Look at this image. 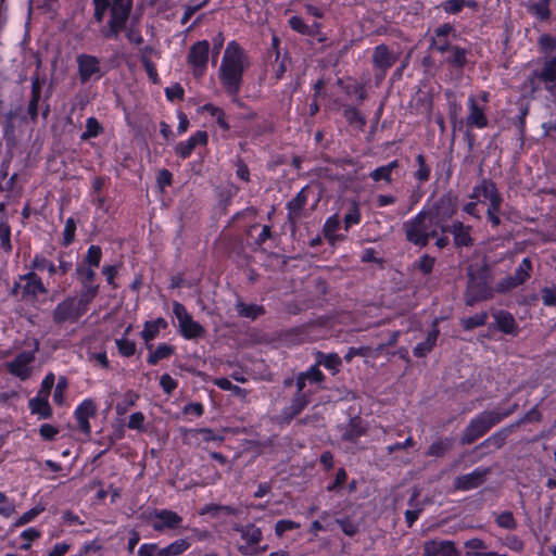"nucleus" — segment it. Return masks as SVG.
<instances>
[{
  "label": "nucleus",
  "mask_w": 556,
  "mask_h": 556,
  "mask_svg": "<svg viewBox=\"0 0 556 556\" xmlns=\"http://www.w3.org/2000/svg\"><path fill=\"white\" fill-rule=\"evenodd\" d=\"M243 59L240 45L228 43L219 67V80L224 90L237 100L241 87Z\"/></svg>",
  "instance_id": "obj_1"
},
{
  "label": "nucleus",
  "mask_w": 556,
  "mask_h": 556,
  "mask_svg": "<svg viewBox=\"0 0 556 556\" xmlns=\"http://www.w3.org/2000/svg\"><path fill=\"white\" fill-rule=\"evenodd\" d=\"M494 298L493 274L489 265L470 267L464 301L467 306L489 301Z\"/></svg>",
  "instance_id": "obj_2"
},
{
  "label": "nucleus",
  "mask_w": 556,
  "mask_h": 556,
  "mask_svg": "<svg viewBox=\"0 0 556 556\" xmlns=\"http://www.w3.org/2000/svg\"><path fill=\"white\" fill-rule=\"evenodd\" d=\"M428 213L420 210L414 217L403 223L405 239L415 247L426 248L430 240L438 236V229L428 220Z\"/></svg>",
  "instance_id": "obj_3"
},
{
  "label": "nucleus",
  "mask_w": 556,
  "mask_h": 556,
  "mask_svg": "<svg viewBox=\"0 0 556 556\" xmlns=\"http://www.w3.org/2000/svg\"><path fill=\"white\" fill-rule=\"evenodd\" d=\"M538 48L544 55V61L532 75L545 87L556 83V36L542 34L538 39Z\"/></svg>",
  "instance_id": "obj_4"
},
{
  "label": "nucleus",
  "mask_w": 556,
  "mask_h": 556,
  "mask_svg": "<svg viewBox=\"0 0 556 556\" xmlns=\"http://www.w3.org/2000/svg\"><path fill=\"white\" fill-rule=\"evenodd\" d=\"M458 197L452 191L443 193L429 210H426L432 227L441 230L450 226V219L456 214Z\"/></svg>",
  "instance_id": "obj_5"
},
{
  "label": "nucleus",
  "mask_w": 556,
  "mask_h": 556,
  "mask_svg": "<svg viewBox=\"0 0 556 556\" xmlns=\"http://www.w3.org/2000/svg\"><path fill=\"white\" fill-rule=\"evenodd\" d=\"M500 424L496 409L483 410L470 419L460 437L462 445H470Z\"/></svg>",
  "instance_id": "obj_6"
},
{
  "label": "nucleus",
  "mask_w": 556,
  "mask_h": 556,
  "mask_svg": "<svg viewBox=\"0 0 556 556\" xmlns=\"http://www.w3.org/2000/svg\"><path fill=\"white\" fill-rule=\"evenodd\" d=\"M467 108L468 115L466 117V126L468 129L465 132V139L467 141L469 151H471L475 143V135L470 131V129H483L488 127L489 119L485 114V106L479 104L475 96L468 97Z\"/></svg>",
  "instance_id": "obj_7"
},
{
  "label": "nucleus",
  "mask_w": 556,
  "mask_h": 556,
  "mask_svg": "<svg viewBox=\"0 0 556 556\" xmlns=\"http://www.w3.org/2000/svg\"><path fill=\"white\" fill-rule=\"evenodd\" d=\"M173 314L178 321L179 333L185 339L193 340L204 334V328L193 319L186 307L179 302L173 303Z\"/></svg>",
  "instance_id": "obj_8"
},
{
  "label": "nucleus",
  "mask_w": 556,
  "mask_h": 556,
  "mask_svg": "<svg viewBox=\"0 0 556 556\" xmlns=\"http://www.w3.org/2000/svg\"><path fill=\"white\" fill-rule=\"evenodd\" d=\"M471 50L466 47L453 45L448 52L442 54L441 65L450 71L456 77L464 75L465 67L468 65V55Z\"/></svg>",
  "instance_id": "obj_9"
},
{
  "label": "nucleus",
  "mask_w": 556,
  "mask_h": 556,
  "mask_svg": "<svg viewBox=\"0 0 556 556\" xmlns=\"http://www.w3.org/2000/svg\"><path fill=\"white\" fill-rule=\"evenodd\" d=\"M46 292L47 289L41 279L34 271L20 276L18 281H16L12 288L14 295L25 300L35 299Z\"/></svg>",
  "instance_id": "obj_10"
},
{
  "label": "nucleus",
  "mask_w": 556,
  "mask_h": 556,
  "mask_svg": "<svg viewBox=\"0 0 556 556\" xmlns=\"http://www.w3.org/2000/svg\"><path fill=\"white\" fill-rule=\"evenodd\" d=\"M210 55V43L207 40H200L190 47L187 62L192 70L194 77H202L207 68Z\"/></svg>",
  "instance_id": "obj_11"
},
{
  "label": "nucleus",
  "mask_w": 556,
  "mask_h": 556,
  "mask_svg": "<svg viewBox=\"0 0 556 556\" xmlns=\"http://www.w3.org/2000/svg\"><path fill=\"white\" fill-rule=\"evenodd\" d=\"M29 346L31 348L29 351L20 353L12 362L8 363L9 371L22 380L27 379L31 374V363L39 343L33 339Z\"/></svg>",
  "instance_id": "obj_12"
},
{
  "label": "nucleus",
  "mask_w": 556,
  "mask_h": 556,
  "mask_svg": "<svg viewBox=\"0 0 556 556\" xmlns=\"http://www.w3.org/2000/svg\"><path fill=\"white\" fill-rule=\"evenodd\" d=\"M130 10L129 0H114L111 7L109 28L104 31L106 38H113L124 28Z\"/></svg>",
  "instance_id": "obj_13"
},
{
  "label": "nucleus",
  "mask_w": 556,
  "mask_h": 556,
  "mask_svg": "<svg viewBox=\"0 0 556 556\" xmlns=\"http://www.w3.org/2000/svg\"><path fill=\"white\" fill-rule=\"evenodd\" d=\"M421 556H462L454 541L428 540L422 544Z\"/></svg>",
  "instance_id": "obj_14"
},
{
  "label": "nucleus",
  "mask_w": 556,
  "mask_h": 556,
  "mask_svg": "<svg viewBox=\"0 0 556 556\" xmlns=\"http://www.w3.org/2000/svg\"><path fill=\"white\" fill-rule=\"evenodd\" d=\"M443 233H451L456 249L470 248L473 245L471 236L472 226L465 225L460 220H454L450 226L442 229Z\"/></svg>",
  "instance_id": "obj_15"
},
{
  "label": "nucleus",
  "mask_w": 556,
  "mask_h": 556,
  "mask_svg": "<svg viewBox=\"0 0 556 556\" xmlns=\"http://www.w3.org/2000/svg\"><path fill=\"white\" fill-rule=\"evenodd\" d=\"M87 304L80 295L79 300L67 299L60 303L54 311V318L58 321H65L70 319H77L85 312Z\"/></svg>",
  "instance_id": "obj_16"
},
{
  "label": "nucleus",
  "mask_w": 556,
  "mask_h": 556,
  "mask_svg": "<svg viewBox=\"0 0 556 556\" xmlns=\"http://www.w3.org/2000/svg\"><path fill=\"white\" fill-rule=\"evenodd\" d=\"M489 468L477 467L469 473L457 476L454 479V488L458 491H469L479 488L489 475Z\"/></svg>",
  "instance_id": "obj_17"
},
{
  "label": "nucleus",
  "mask_w": 556,
  "mask_h": 556,
  "mask_svg": "<svg viewBox=\"0 0 556 556\" xmlns=\"http://www.w3.org/2000/svg\"><path fill=\"white\" fill-rule=\"evenodd\" d=\"M94 267L80 263L76 268V275L81 282V295L85 304H88L97 294L98 286L93 285Z\"/></svg>",
  "instance_id": "obj_18"
},
{
  "label": "nucleus",
  "mask_w": 556,
  "mask_h": 556,
  "mask_svg": "<svg viewBox=\"0 0 556 556\" xmlns=\"http://www.w3.org/2000/svg\"><path fill=\"white\" fill-rule=\"evenodd\" d=\"M77 66L80 80L86 83L91 79H99L102 76L100 61L90 54H80L77 56Z\"/></svg>",
  "instance_id": "obj_19"
},
{
  "label": "nucleus",
  "mask_w": 556,
  "mask_h": 556,
  "mask_svg": "<svg viewBox=\"0 0 556 556\" xmlns=\"http://www.w3.org/2000/svg\"><path fill=\"white\" fill-rule=\"evenodd\" d=\"M453 31L454 27L450 23H443L438 26L430 38L429 49L440 53L441 55L448 52V49L453 46L450 40V35Z\"/></svg>",
  "instance_id": "obj_20"
},
{
  "label": "nucleus",
  "mask_w": 556,
  "mask_h": 556,
  "mask_svg": "<svg viewBox=\"0 0 556 556\" xmlns=\"http://www.w3.org/2000/svg\"><path fill=\"white\" fill-rule=\"evenodd\" d=\"M149 520L156 531L177 528L182 518L175 511L168 509H160L150 514Z\"/></svg>",
  "instance_id": "obj_21"
},
{
  "label": "nucleus",
  "mask_w": 556,
  "mask_h": 556,
  "mask_svg": "<svg viewBox=\"0 0 556 556\" xmlns=\"http://www.w3.org/2000/svg\"><path fill=\"white\" fill-rule=\"evenodd\" d=\"M96 413L97 404L91 399H85L74 412L79 430L87 437L91 433L89 419L96 416Z\"/></svg>",
  "instance_id": "obj_22"
},
{
  "label": "nucleus",
  "mask_w": 556,
  "mask_h": 556,
  "mask_svg": "<svg viewBox=\"0 0 556 556\" xmlns=\"http://www.w3.org/2000/svg\"><path fill=\"white\" fill-rule=\"evenodd\" d=\"M397 58L384 43L378 45L374 49L372 53V65L376 70L381 72L383 77L389 68H391Z\"/></svg>",
  "instance_id": "obj_23"
},
{
  "label": "nucleus",
  "mask_w": 556,
  "mask_h": 556,
  "mask_svg": "<svg viewBox=\"0 0 556 556\" xmlns=\"http://www.w3.org/2000/svg\"><path fill=\"white\" fill-rule=\"evenodd\" d=\"M309 394H293L290 405L282 408L280 418L282 424H290L309 404Z\"/></svg>",
  "instance_id": "obj_24"
},
{
  "label": "nucleus",
  "mask_w": 556,
  "mask_h": 556,
  "mask_svg": "<svg viewBox=\"0 0 556 556\" xmlns=\"http://www.w3.org/2000/svg\"><path fill=\"white\" fill-rule=\"evenodd\" d=\"M493 318L495 320V324L490 325V329H492L495 326V328L498 331L503 332L504 334L514 337L518 336L519 326L510 312L505 309H498L493 313Z\"/></svg>",
  "instance_id": "obj_25"
},
{
  "label": "nucleus",
  "mask_w": 556,
  "mask_h": 556,
  "mask_svg": "<svg viewBox=\"0 0 556 556\" xmlns=\"http://www.w3.org/2000/svg\"><path fill=\"white\" fill-rule=\"evenodd\" d=\"M516 429L513 427V425H508L506 427L501 428L500 430L492 433L490 437H488L485 440H483L481 443H479L475 451H479L482 448L493 447V450H500L502 448L508 439V437L515 431Z\"/></svg>",
  "instance_id": "obj_26"
},
{
  "label": "nucleus",
  "mask_w": 556,
  "mask_h": 556,
  "mask_svg": "<svg viewBox=\"0 0 556 556\" xmlns=\"http://www.w3.org/2000/svg\"><path fill=\"white\" fill-rule=\"evenodd\" d=\"M480 197L489 200L490 203L503 198L496 184L490 178H482L481 181L473 187L470 198L479 199Z\"/></svg>",
  "instance_id": "obj_27"
},
{
  "label": "nucleus",
  "mask_w": 556,
  "mask_h": 556,
  "mask_svg": "<svg viewBox=\"0 0 556 556\" xmlns=\"http://www.w3.org/2000/svg\"><path fill=\"white\" fill-rule=\"evenodd\" d=\"M438 319L432 323L431 329L428 331L427 337L424 341L419 342L414 349L413 354L417 358L426 357L435 346L438 338L440 336V329L438 327Z\"/></svg>",
  "instance_id": "obj_28"
},
{
  "label": "nucleus",
  "mask_w": 556,
  "mask_h": 556,
  "mask_svg": "<svg viewBox=\"0 0 556 556\" xmlns=\"http://www.w3.org/2000/svg\"><path fill=\"white\" fill-rule=\"evenodd\" d=\"M273 131V124L267 118H258L257 116L249 117L245 113V137H252V139L258 136Z\"/></svg>",
  "instance_id": "obj_29"
},
{
  "label": "nucleus",
  "mask_w": 556,
  "mask_h": 556,
  "mask_svg": "<svg viewBox=\"0 0 556 556\" xmlns=\"http://www.w3.org/2000/svg\"><path fill=\"white\" fill-rule=\"evenodd\" d=\"M342 115L345 122L353 128L363 131L367 119L365 115L354 105L352 104H342Z\"/></svg>",
  "instance_id": "obj_30"
},
{
  "label": "nucleus",
  "mask_w": 556,
  "mask_h": 556,
  "mask_svg": "<svg viewBox=\"0 0 556 556\" xmlns=\"http://www.w3.org/2000/svg\"><path fill=\"white\" fill-rule=\"evenodd\" d=\"M362 424L361 417H352L344 427V431L341 435L342 441L356 443L361 437L365 435L366 428H364Z\"/></svg>",
  "instance_id": "obj_31"
},
{
  "label": "nucleus",
  "mask_w": 556,
  "mask_h": 556,
  "mask_svg": "<svg viewBox=\"0 0 556 556\" xmlns=\"http://www.w3.org/2000/svg\"><path fill=\"white\" fill-rule=\"evenodd\" d=\"M207 142V134L205 131H197L187 141L180 142L176 147V153L182 159L188 157L193 149L198 146H204Z\"/></svg>",
  "instance_id": "obj_32"
},
{
  "label": "nucleus",
  "mask_w": 556,
  "mask_h": 556,
  "mask_svg": "<svg viewBox=\"0 0 556 556\" xmlns=\"http://www.w3.org/2000/svg\"><path fill=\"white\" fill-rule=\"evenodd\" d=\"M400 166L399 160H393L387 165L378 166L369 173V178L375 181H384L386 184L392 182V173Z\"/></svg>",
  "instance_id": "obj_33"
},
{
  "label": "nucleus",
  "mask_w": 556,
  "mask_h": 556,
  "mask_svg": "<svg viewBox=\"0 0 556 556\" xmlns=\"http://www.w3.org/2000/svg\"><path fill=\"white\" fill-rule=\"evenodd\" d=\"M307 199L306 188H303L287 203V210L290 218H299L302 216Z\"/></svg>",
  "instance_id": "obj_34"
},
{
  "label": "nucleus",
  "mask_w": 556,
  "mask_h": 556,
  "mask_svg": "<svg viewBox=\"0 0 556 556\" xmlns=\"http://www.w3.org/2000/svg\"><path fill=\"white\" fill-rule=\"evenodd\" d=\"M453 437H445L431 443L425 455L430 457H443L454 445Z\"/></svg>",
  "instance_id": "obj_35"
},
{
  "label": "nucleus",
  "mask_w": 556,
  "mask_h": 556,
  "mask_svg": "<svg viewBox=\"0 0 556 556\" xmlns=\"http://www.w3.org/2000/svg\"><path fill=\"white\" fill-rule=\"evenodd\" d=\"M167 327V321L164 318H156L151 321H147L144 324L143 330L141 332L142 339L148 345L150 341L155 339L161 329H165Z\"/></svg>",
  "instance_id": "obj_36"
},
{
  "label": "nucleus",
  "mask_w": 556,
  "mask_h": 556,
  "mask_svg": "<svg viewBox=\"0 0 556 556\" xmlns=\"http://www.w3.org/2000/svg\"><path fill=\"white\" fill-rule=\"evenodd\" d=\"M260 226L252 225L245 230V242L250 244V240H253L256 245H262L271 235V227L269 225H263L261 231L255 236Z\"/></svg>",
  "instance_id": "obj_37"
},
{
  "label": "nucleus",
  "mask_w": 556,
  "mask_h": 556,
  "mask_svg": "<svg viewBox=\"0 0 556 556\" xmlns=\"http://www.w3.org/2000/svg\"><path fill=\"white\" fill-rule=\"evenodd\" d=\"M260 226L252 225L245 230V242L250 244V240H253L256 245H262L271 235V227L269 225H263L261 231L255 236Z\"/></svg>",
  "instance_id": "obj_38"
},
{
  "label": "nucleus",
  "mask_w": 556,
  "mask_h": 556,
  "mask_svg": "<svg viewBox=\"0 0 556 556\" xmlns=\"http://www.w3.org/2000/svg\"><path fill=\"white\" fill-rule=\"evenodd\" d=\"M29 409L31 414L39 415L40 418H49L52 415L48 397L38 394L29 401Z\"/></svg>",
  "instance_id": "obj_39"
},
{
  "label": "nucleus",
  "mask_w": 556,
  "mask_h": 556,
  "mask_svg": "<svg viewBox=\"0 0 556 556\" xmlns=\"http://www.w3.org/2000/svg\"><path fill=\"white\" fill-rule=\"evenodd\" d=\"M503 201V198L496 201H492L489 203L486 208V220L490 223L492 229L498 228L502 223L501 216H505V213L502 212Z\"/></svg>",
  "instance_id": "obj_40"
},
{
  "label": "nucleus",
  "mask_w": 556,
  "mask_h": 556,
  "mask_svg": "<svg viewBox=\"0 0 556 556\" xmlns=\"http://www.w3.org/2000/svg\"><path fill=\"white\" fill-rule=\"evenodd\" d=\"M147 348L150 351L147 361L151 365H155L159 361L169 357L175 351L174 346L167 343H162L154 350L152 344H148Z\"/></svg>",
  "instance_id": "obj_41"
},
{
  "label": "nucleus",
  "mask_w": 556,
  "mask_h": 556,
  "mask_svg": "<svg viewBox=\"0 0 556 556\" xmlns=\"http://www.w3.org/2000/svg\"><path fill=\"white\" fill-rule=\"evenodd\" d=\"M465 556H486L489 554L488 545L484 540L480 538H472L464 543Z\"/></svg>",
  "instance_id": "obj_42"
},
{
  "label": "nucleus",
  "mask_w": 556,
  "mask_h": 556,
  "mask_svg": "<svg viewBox=\"0 0 556 556\" xmlns=\"http://www.w3.org/2000/svg\"><path fill=\"white\" fill-rule=\"evenodd\" d=\"M551 0H538L529 7V12L539 21L545 22L551 17Z\"/></svg>",
  "instance_id": "obj_43"
},
{
  "label": "nucleus",
  "mask_w": 556,
  "mask_h": 556,
  "mask_svg": "<svg viewBox=\"0 0 556 556\" xmlns=\"http://www.w3.org/2000/svg\"><path fill=\"white\" fill-rule=\"evenodd\" d=\"M318 365H323L326 369L331 370L333 374L339 371L342 359L337 353L324 354L321 352L317 355Z\"/></svg>",
  "instance_id": "obj_44"
},
{
  "label": "nucleus",
  "mask_w": 556,
  "mask_h": 556,
  "mask_svg": "<svg viewBox=\"0 0 556 556\" xmlns=\"http://www.w3.org/2000/svg\"><path fill=\"white\" fill-rule=\"evenodd\" d=\"M362 222V213L357 201H352L349 211L343 217L344 230L349 231L351 227Z\"/></svg>",
  "instance_id": "obj_45"
},
{
  "label": "nucleus",
  "mask_w": 556,
  "mask_h": 556,
  "mask_svg": "<svg viewBox=\"0 0 556 556\" xmlns=\"http://www.w3.org/2000/svg\"><path fill=\"white\" fill-rule=\"evenodd\" d=\"M435 261L434 256L425 253L413 263V269L419 271L424 276H428L432 273Z\"/></svg>",
  "instance_id": "obj_46"
},
{
  "label": "nucleus",
  "mask_w": 556,
  "mask_h": 556,
  "mask_svg": "<svg viewBox=\"0 0 556 556\" xmlns=\"http://www.w3.org/2000/svg\"><path fill=\"white\" fill-rule=\"evenodd\" d=\"M415 160L418 168L414 172V178L420 184L427 182L430 179L431 167L427 164L422 153H419Z\"/></svg>",
  "instance_id": "obj_47"
},
{
  "label": "nucleus",
  "mask_w": 556,
  "mask_h": 556,
  "mask_svg": "<svg viewBox=\"0 0 556 556\" xmlns=\"http://www.w3.org/2000/svg\"><path fill=\"white\" fill-rule=\"evenodd\" d=\"M262 541V531L254 525H245V555L251 554L249 549Z\"/></svg>",
  "instance_id": "obj_48"
},
{
  "label": "nucleus",
  "mask_w": 556,
  "mask_h": 556,
  "mask_svg": "<svg viewBox=\"0 0 556 556\" xmlns=\"http://www.w3.org/2000/svg\"><path fill=\"white\" fill-rule=\"evenodd\" d=\"M341 220L338 214L329 216L323 226V236L327 241L333 239L334 233L340 229Z\"/></svg>",
  "instance_id": "obj_49"
},
{
  "label": "nucleus",
  "mask_w": 556,
  "mask_h": 556,
  "mask_svg": "<svg viewBox=\"0 0 556 556\" xmlns=\"http://www.w3.org/2000/svg\"><path fill=\"white\" fill-rule=\"evenodd\" d=\"M488 317L489 316L486 312H480L467 318H463L462 326L464 330L471 331L478 327L484 326L486 324Z\"/></svg>",
  "instance_id": "obj_50"
},
{
  "label": "nucleus",
  "mask_w": 556,
  "mask_h": 556,
  "mask_svg": "<svg viewBox=\"0 0 556 556\" xmlns=\"http://www.w3.org/2000/svg\"><path fill=\"white\" fill-rule=\"evenodd\" d=\"M532 273V261L530 257H525L515 269L514 277L520 285H523L530 277Z\"/></svg>",
  "instance_id": "obj_51"
},
{
  "label": "nucleus",
  "mask_w": 556,
  "mask_h": 556,
  "mask_svg": "<svg viewBox=\"0 0 556 556\" xmlns=\"http://www.w3.org/2000/svg\"><path fill=\"white\" fill-rule=\"evenodd\" d=\"M301 375L309 383L321 384L326 380V376L320 370L318 363L309 366L305 371H301Z\"/></svg>",
  "instance_id": "obj_52"
},
{
  "label": "nucleus",
  "mask_w": 556,
  "mask_h": 556,
  "mask_svg": "<svg viewBox=\"0 0 556 556\" xmlns=\"http://www.w3.org/2000/svg\"><path fill=\"white\" fill-rule=\"evenodd\" d=\"M45 509L46 508L42 504H37L29 510L25 511L22 516H20L14 522V527H22L34 521Z\"/></svg>",
  "instance_id": "obj_53"
},
{
  "label": "nucleus",
  "mask_w": 556,
  "mask_h": 556,
  "mask_svg": "<svg viewBox=\"0 0 556 556\" xmlns=\"http://www.w3.org/2000/svg\"><path fill=\"white\" fill-rule=\"evenodd\" d=\"M30 268L33 270H40V271L48 270V273L50 275H54L58 273L56 266L51 261H49L48 258H46L45 256H41V255H36L34 257Z\"/></svg>",
  "instance_id": "obj_54"
},
{
  "label": "nucleus",
  "mask_w": 556,
  "mask_h": 556,
  "mask_svg": "<svg viewBox=\"0 0 556 556\" xmlns=\"http://www.w3.org/2000/svg\"><path fill=\"white\" fill-rule=\"evenodd\" d=\"M67 387L68 382L66 378L60 377L53 391V401L56 405L62 406L66 403Z\"/></svg>",
  "instance_id": "obj_55"
},
{
  "label": "nucleus",
  "mask_w": 556,
  "mask_h": 556,
  "mask_svg": "<svg viewBox=\"0 0 556 556\" xmlns=\"http://www.w3.org/2000/svg\"><path fill=\"white\" fill-rule=\"evenodd\" d=\"M495 522L500 528L505 530H515L518 526L510 510H505L496 515Z\"/></svg>",
  "instance_id": "obj_56"
},
{
  "label": "nucleus",
  "mask_w": 556,
  "mask_h": 556,
  "mask_svg": "<svg viewBox=\"0 0 556 556\" xmlns=\"http://www.w3.org/2000/svg\"><path fill=\"white\" fill-rule=\"evenodd\" d=\"M289 61V56L286 53L282 58H280V52L276 50V59L273 64V73L275 79L278 81L283 78L285 73L287 71V62Z\"/></svg>",
  "instance_id": "obj_57"
},
{
  "label": "nucleus",
  "mask_w": 556,
  "mask_h": 556,
  "mask_svg": "<svg viewBox=\"0 0 556 556\" xmlns=\"http://www.w3.org/2000/svg\"><path fill=\"white\" fill-rule=\"evenodd\" d=\"M543 416L542 413L538 409V405L533 406L529 409L521 418L513 422V427L515 429L519 428L521 425L527 422H540Z\"/></svg>",
  "instance_id": "obj_58"
},
{
  "label": "nucleus",
  "mask_w": 556,
  "mask_h": 556,
  "mask_svg": "<svg viewBox=\"0 0 556 556\" xmlns=\"http://www.w3.org/2000/svg\"><path fill=\"white\" fill-rule=\"evenodd\" d=\"M519 286H521L520 282H518V280H516L515 277L510 275L503 278L501 281L496 283V286L494 287V293L496 292L500 294H505Z\"/></svg>",
  "instance_id": "obj_59"
},
{
  "label": "nucleus",
  "mask_w": 556,
  "mask_h": 556,
  "mask_svg": "<svg viewBox=\"0 0 556 556\" xmlns=\"http://www.w3.org/2000/svg\"><path fill=\"white\" fill-rule=\"evenodd\" d=\"M289 27L303 36H311L312 31L308 28V25L304 22V20L299 15H293L288 20Z\"/></svg>",
  "instance_id": "obj_60"
},
{
  "label": "nucleus",
  "mask_w": 556,
  "mask_h": 556,
  "mask_svg": "<svg viewBox=\"0 0 556 556\" xmlns=\"http://www.w3.org/2000/svg\"><path fill=\"white\" fill-rule=\"evenodd\" d=\"M528 114H529V108L522 106V108H520L518 115L513 119V124L517 128L519 138L521 140L525 138L526 130H527L526 129V125H527L526 121H527Z\"/></svg>",
  "instance_id": "obj_61"
},
{
  "label": "nucleus",
  "mask_w": 556,
  "mask_h": 556,
  "mask_svg": "<svg viewBox=\"0 0 556 556\" xmlns=\"http://www.w3.org/2000/svg\"><path fill=\"white\" fill-rule=\"evenodd\" d=\"M41 536V532L39 530H37L36 528H27L26 530H24L21 534H20V538L23 540V543L21 544V548L24 549V551H28L31 546V543L39 539Z\"/></svg>",
  "instance_id": "obj_62"
},
{
  "label": "nucleus",
  "mask_w": 556,
  "mask_h": 556,
  "mask_svg": "<svg viewBox=\"0 0 556 556\" xmlns=\"http://www.w3.org/2000/svg\"><path fill=\"white\" fill-rule=\"evenodd\" d=\"M101 258V249L98 245H90L81 263L88 266L98 267L100 265Z\"/></svg>",
  "instance_id": "obj_63"
},
{
  "label": "nucleus",
  "mask_w": 556,
  "mask_h": 556,
  "mask_svg": "<svg viewBox=\"0 0 556 556\" xmlns=\"http://www.w3.org/2000/svg\"><path fill=\"white\" fill-rule=\"evenodd\" d=\"M544 306L556 307V287H544L541 290Z\"/></svg>",
  "instance_id": "obj_64"
}]
</instances>
